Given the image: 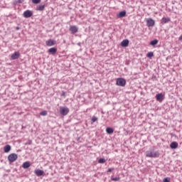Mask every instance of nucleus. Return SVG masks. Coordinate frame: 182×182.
I'll use <instances>...</instances> for the list:
<instances>
[{
  "label": "nucleus",
  "instance_id": "nucleus-1",
  "mask_svg": "<svg viewBox=\"0 0 182 182\" xmlns=\"http://www.w3.org/2000/svg\"><path fill=\"white\" fill-rule=\"evenodd\" d=\"M126 79L123 77H119L116 79V85L117 86H120L121 87H124L126 86Z\"/></svg>",
  "mask_w": 182,
  "mask_h": 182
},
{
  "label": "nucleus",
  "instance_id": "nucleus-2",
  "mask_svg": "<svg viewBox=\"0 0 182 182\" xmlns=\"http://www.w3.org/2000/svg\"><path fill=\"white\" fill-rule=\"evenodd\" d=\"M146 156L150 157L151 159H156V157H159V152H157V151L154 152L152 151H146Z\"/></svg>",
  "mask_w": 182,
  "mask_h": 182
},
{
  "label": "nucleus",
  "instance_id": "nucleus-3",
  "mask_svg": "<svg viewBox=\"0 0 182 182\" xmlns=\"http://www.w3.org/2000/svg\"><path fill=\"white\" fill-rule=\"evenodd\" d=\"M9 163H14V161H16L18 160V154L13 153L8 156L7 157Z\"/></svg>",
  "mask_w": 182,
  "mask_h": 182
},
{
  "label": "nucleus",
  "instance_id": "nucleus-4",
  "mask_svg": "<svg viewBox=\"0 0 182 182\" xmlns=\"http://www.w3.org/2000/svg\"><path fill=\"white\" fill-rule=\"evenodd\" d=\"M69 112L70 110L68 107H61L60 108V114H61V116H66L69 113Z\"/></svg>",
  "mask_w": 182,
  "mask_h": 182
},
{
  "label": "nucleus",
  "instance_id": "nucleus-5",
  "mask_svg": "<svg viewBox=\"0 0 182 182\" xmlns=\"http://www.w3.org/2000/svg\"><path fill=\"white\" fill-rule=\"evenodd\" d=\"M154 25H156V21L153 20V18H146V26H148V28H151L154 26Z\"/></svg>",
  "mask_w": 182,
  "mask_h": 182
},
{
  "label": "nucleus",
  "instance_id": "nucleus-6",
  "mask_svg": "<svg viewBox=\"0 0 182 182\" xmlns=\"http://www.w3.org/2000/svg\"><path fill=\"white\" fill-rule=\"evenodd\" d=\"M23 18H31L33 16V11L31 10H26L23 12Z\"/></svg>",
  "mask_w": 182,
  "mask_h": 182
},
{
  "label": "nucleus",
  "instance_id": "nucleus-7",
  "mask_svg": "<svg viewBox=\"0 0 182 182\" xmlns=\"http://www.w3.org/2000/svg\"><path fill=\"white\" fill-rule=\"evenodd\" d=\"M155 99L159 103H161L164 100V95L163 93H158L155 96Z\"/></svg>",
  "mask_w": 182,
  "mask_h": 182
},
{
  "label": "nucleus",
  "instance_id": "nucleus-8",
  "mask_svg": "<svg viewBox=\"0 0 182 182\" xmlns=\"http://www.w3.org/2000/svg\"><path fill=\"white\" fill-rule=\"evenodd\" d=\"M34 173L36 174V176H37V177L45 176V171H43V170L41 169H36L34 171Z\"/></svg>",
  "mask_w": 182,
  "mask_h": 182
},
{
  "label": "nucleus",
  "instance_id": "nucleus-9",
  "mask_svg": "<svg viewBox=\"0 0 182 182\" xmlns=\"http://www.w3.org/2000/svg\"><path fill=\"white\" fill-rule=\"evenodd\" d=\"M129 43H130L129 39H124L120 43V46H122V48H127Z\"/></svg>",
  "mask_w": 182,
  "mask_h": 182
},
{
  "label": "nucleus",
  "instance_id": "nucleus-10",
  "mask_svg": "<svg viewBox=\"0 0 182 182\" xmlns=\"http://www.w3.org/2000/svg\"><path fill=\"white\" fill-rule=\"evenodd\" d=\"M46 46H55L56 45V41L53 39H49L48 41H46Z\"/></svg>",
  "mask_w": 182,
  "mask_h": 182
},
{
  "label": "nucleus",
  "instance_id": "nucleus-11",
  "mask_svg": "<svg viewBox=\"0 0 182 182\" xmlns=\"http://www.w3.org/2000/svg\"><path fill=\"white\" fill-rule=\"evenodd\" d=\"M56 52H58V48L56 47H53L48 49V53L49 55H56Z\"/></svg>",
  "mask_w": 182,
  "mask_h": 182
},
{
  "label": "nucleus",
  "instance_id": "nucleus-12",
  "mask_svg": "<svg viewBox=\"0 0 182 182\" xmlns=\"http://www.w3.org/2000/svg\"><path fill=\"white\" fill-rule=\"evenodd\" d=\"M21 56V53L19 52L16 51L11 55V59L12 60H16V59H19Z\"/></svg>",
  "mask_w": 182,
  "mask_h": 182
},
{
  "label": "nucleus",
  "instance_id": "nucleus-13",
  "mask_svg": "<svg viewBox=\"0 0 182 182\" xmlns=\"http://www.w3.org/2000/svg\"><path fill=\"white\" fill-rule=\"evenodd\" d=\"M127 16V12L126 10L119 11V14H117V18H124Z\"/></svg>",
  "mask_w": 182,
  "mask_h": 182
},
{
  "label": "nucleus",
  "instance_id": "nucleus-14",
  "mask_svg": "<svg viewBox=\"0 0 182 182\" xmlns=\"http://www.w3.org/2000/svg\"><path fill=\"white\" fill-rule=\"evenodd\" d=\"M168 22H171V19L168 17H163L161 20V23L164 25L165 23H168Z\"/></svg>",
  "mask_w": 182,
  "mask_h": 182
},
{
  "label": "nucleus",
  "instance_id": "nucleus-15",
  "mask_svg": "<svg viewBox=\"0 0 182 182\" xmlns=\"http://www.w3.org/2000/svg\"><path fill=\"white\" fill-rule=\"evenodd\" d=\"M70 31L73 35H75V33H77V31H79V29L76 27V26H71L70 27Z\"/></svg>",
  "mask_w": 182,
  "mask_h": 182
},
{
  "label": "nucleus",
  "instance_id": "nucleus-16",
  "mask_svg": "<svg viewBox=\"0 0 182 182\" xmlns=\"http://www.w3.org/2000/svg\"><path fill=\"white\" fill-rule=\"evenodd\" d=\"M170 147L172 150H176V149L178 147V143H177V141H173L171 143Z\"/></svg>",
  "mask_w": 182,
  "mask_h": 182
},
{
  "label": "nucleus",
  "instance_id": "nucleus-17",
  "mask_svg": "<svg viewBox=\"0 0 182 182\" xmlns=\"http://www.w3.org/2000/svg\"><path fill=\"white\" fill-rule=\"evenodd\" d=\"M11 150H12V146H11V145L7 144V145L4 146V153H9Z\"/></svg>",
  "mask_w": 182,
  "mask_h": 182
},
{
  "label": "nucleus",
  "instance_id": "nucleus-18",
  "mask_svg": "<svg viewBox=\"0 0 182 182\" xmlns=\"http://www.w3.org/2000/svg\"><path fill=\"white\" fill-rule=\"evenodd\" d=\"M21 167L25 170H26V168H29L31 167V162L29 161L23 162Z\"/></svg>",
  "mask_w": 182,
  "mask_h": 182
},
{
  "label": "nucleus",
  "instance_id": "nucleus-19",
  "mask_svg": "<svg viewBox=\"0 0 182 182\" xmlns=\"http://www.w3.org/2000/svg\"><path fill=\"white\" fill-rule=\"evenodd\" d=\"M107 134H113L114 132V129L110 127H107L105 129Z\"/></svg>",
  "mask_w": 182,
  "mask_h": 182
},
{
  "label": "nucleus",
  "instance_id": "nucleus-20",
  "mask_svg": "<svg viewBox=\"0 0 182 182\" xmlns=\"http://www.w3.org/2000/svg\"><path fill=\"white\" fill-rule=\"evenodd\" d=\"M157 43H159V40H157V39H154L149 42V45L151 46H156V45H157Z\"/></svg>",
  "mask_w": 182,
  "mask_h": 182
},
{
  "label": "nucleus",
  "instance_id": "nucleus-21",
  "mask_svg": "<svg viewBox=\"0 0 182 182\" xmlns=\"http://www.w3.org/2000/svg\"><path fill=\"white\" fill-rule=\"evenodd\" d=\"M45 6L46 5H40L36 7V11H45Z\"/></svg>",
  "mask_w": 182,
  "mask_h": 182
},
{
  "label": "nucleus",
  "instance_id": "nucleus-22",
  "mask_svg": "<svg viewBox=\"0 0 182 182\" xmlns=\"http://www.w3.org/2000/svg\"><path fill=\"white\" fill-rule=\"evenodd\" d=\"M153 56H154V53H153L151 51L147 53V54H146V57H148L149 59H152Z\"/></svg>",
  "mask_w": 182,
  "mask_h": 182
},
{
  "label": "nucleus",
  "instance_id": "nucleus-23",
  "mask_svg": "<svg viewBox=\"0 0 182 182\" xmlns=\"http://www.w3.org/2000/svg\"><path fill=\"white\" fill-rule=\"evenodd\" d=\"M98 163L100 164H105V163H106V159L105 158H100L99 160H98Z\"/></svg>",
  "mask_w": 182,
  "mask_h": 182
},
{
  "label": "nucleus",
  "instance_id": "nucleus-24",
  "mask_svg": "<svg viewBox=\"0 0 182 182\" xmlns=\"http://www.w3.org/2000/svg\"><path fill=\"white\" fill-rule=\"evenodd\" d=\"M40 115L41 116H47L48 115V111L43 110V111L41 112Z\"/></svg>",
  "mask_w": 182,
  "mask_h": 182
},
{
  "label": "nucleus",
  "instance_id": "nucleus-25",
  "mask_svg": "<svg viewBox=\"0 0 182 182\" xmlns=\"http://www.w3.org/2000/svg\"><path fill=\"white\" fill-rule=\"evenodd\" d=\"M97 119H98L97 117L93 116L91 119V122L92 123H95V122H97Z\"/></svg>",
  "mask_w": 182,
  "mask_h": 182
},
{
  "label": "nucleus",
  "instance_id": "nucleus-26",
  "mask_svg": "<svg viewBox=\"0 0 182 182\" xmlns=\"http://www.w3.org/2000/svg\"><path fill=\"white\" fill-rule=\"evenodd\" d=\"M112 181H119L120 180V177H111Z\"/></svg>",
  "mask_w": 182,
  "mask_h": 182
},
{
  "label": "nucleus",
  "instance_id": "nucleus-27",
  "mask_svg": "<svg viewBox=\"0 0 182 182\" xmlns=\"http://www.w3.org/2000/svg\"><path fill=\"white\" fill-rule=\"evenodd\" d=\"M32 144V140L28 139L27 142L25 143V146H31Z\"/></svg>",
  "mask_w": 182,
  "mask_h": 182
},
{
  "label": "nucleus",
  "instance_id": "nucleus-28",
  "mask_svg": "<svg viewBox=\"0 0 182 182\" xmlns=\"http://www.w3.org/2000/svg\"><path fill=\"white\" fill-rule=\"evenodd\" d=\"M32 3L38 5V4H41V0H32Z\"/></svg>",
  "mask_w": 182,
  "mask_h": 182
},
{
  "label": "nucleus",
  "instance_id": "nucleus-29",
  "mask_svg": "<svg viewBox=\"0 0 182 182\" xmlns=\"http://www.w3.org/2000/svg\"><path fill=\"white\" fill-rule=\"evenodd\" d=\"M60 96L62 97H66V92H65V91H62Z\"/></svg>",
  "mask_w": 182,
  "mask_h": 182
},
{
  "label": "nucleus",
  "instance_id": "nucleus-30",
  "mask_svg": "<svg viewBox=\"0 0 182 182\" xmlns=\"http://www.w3.org/2000/svg\"><path fill=\"white\" fill-rule=\"evenodd\" d=\"M163 182H170V178L168 177L164 178L163 180Z\"/></svg>",
  "mask_w": 182,
  "mask_h": 182
},
{
  "label": "nucleus",
  "instance_id": "nucleus-31",
  "mask_svg": "<svg viewBox=\"0 0 182 182\" xmlns=\"http://www.w3.org/2000/svg\"><path fill=\"white\" fill-rule=\"evenodd\" d=\"M112 170H114V168H109L108 169H107V173H112Z\"/></svg>",
  "mask_w": 182,
  "mask_h": 182
},
{
  "label": "nucleus",
  "instance_id": "nucleus-32",
  "mask_svg": "<svg viewBox=\"0 0 182 182\" xmlns=\"http://www.w3.org/2000/svg\"><path fill=\"white\" fill-rule=\"evenodd\" d=\"M16 4H22V0H17Z\"/></svg>",
  "mask_w": 182,
  "mask_h": 182
},
{
  "label": "nucleus",
  "instance_id": "nucleus-33",
  "mask_svg": "<svg viewBox=\"0 0 182 182\" xmlns=\"http://www.w3.org/2000/svg\"><path fill=\"white\" fill-rule=\"evenodd\" d=\"M178 41H181V42H182V34H181V36H180V37L178 38Z\"/></svg>",
  "mask_w": 182,
  "mask_h": 182
},
{
  "label": "nucleus",
  "instance_id": "nucleus-34",
  "mask_svg": "<svg viewBox=\"0 0 182 182\" xmlns=\"http://www.w3.org/2000/svg\"><path fill=\"white\" fill-rule=\"evenodd\" d=\"M19 29H21V27H19V26H17V27L16 28V31H19Z\"/></svg>",
  "mask_w": 182,
  "mask_h": 182
},
{
  "label": "nucleus",
  "instance_id": "nucleus-35",
  "mask_svg": "<svg viewBox=\"0 0 182 182\" xmlns=\"http://www.w3.org/2000/svg\"><path fill=\"white\" fill-rule=\"evenodd\" d=\"M76 140H77V141H79V140H80V137H77V138L76 139Z\"/></svg>",
  "mask_w": 182,
  "mask_h": 182
},
{
  "label": "nucleus",
  "instance_id": "nucleus-36",
  "mask_svg": "<svg viewBox=\"0 0 182 182\" xmlns=\"http://www.w3.org/2000/svg\"><path fill=\"white\" fill-rule=\"evenodd\" d=\"M77 45H78L79 46H80V43H78Z\"/></svg>",
  "mask_w": 182,
  "mask_h": 182
}]
</instances>
